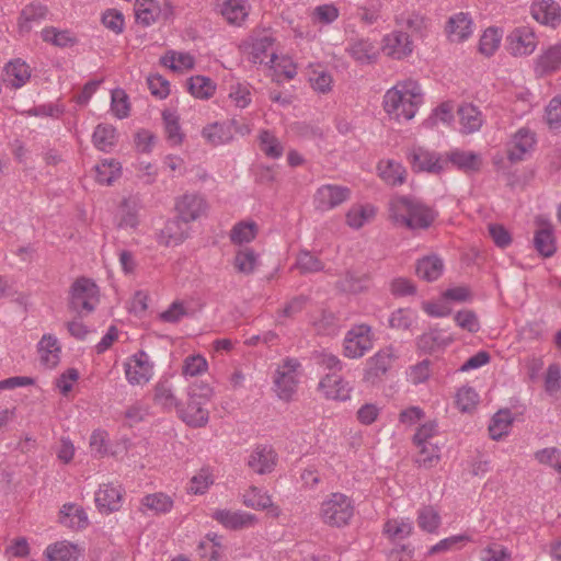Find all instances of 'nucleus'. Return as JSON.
I'll return each mask as SVG.
<instances>
[{"instance_id":"obj_53","label":"nucleus","mask_w":561,"mask_h":561,"mask_svg":"<svg viewBox=\"0 0 561 561\" xmlns=\"http://www.w3.org/2000/svg\"><path fill=\"white\" fill-rule=\"evenodd\" d=\"M259 140L260 148L266 157L272 159L282 157L284 148L272 133L268 130H262Z\"/></svg>"},{"instance_id":"obj_47","label":"nucleus","mask_w":561,"mask_h":561,"mask_svg":"<svg viewBox=\"0 0 561 561\" xmlns=\"http://www.w3.org/2000/svg\"><path fill=\"white\" fill-rule=\"evenodd\" d=\"M190 93L197 99H209L216 89L214 82L204 76H195L187 81Z\"/></svg>"},{"instance_id":"obj_27","label":"nucleus","mask_w":561,"mask_h":561,"mask_svg":"<svg viewBox=\"0 0 561 561\" xmlns=\"http://www.w3.org/2000/svg\"><path fill=\"white\" fill-rule=\"evenodd\" d=\"M38 353L41 363L48 367L53 368L57 366L60 359V345L58 340L51 334H45L38 342Z\"/></svg>"},{"instance_id":"obj_38","label":"nucleus","mask_w":561,"mask_h":561,"mask_svg":"<svg viewBox=\"0 0 561 561\" xmlns=\"http://www.w3.org/2000/svg\"><path fill=\"white\" fill-rule=\"evenodd\" d=\"M164 131L171 146H179L183 142L184 134L181 130L179 115L170 110L162 112Z\"/></svg>"},{"instance_id":"obj_29","label":"nucleus","mask_w":561,"mask_h":561,"mask_svg":"<svg viewBox=\"0 0 561 561\" xmlns=\"http://www.w3.org/2000/svg\"><path fill=\"white\" fill-rule=\"evenodd\" d=\"M60 523L72 529H82L88 526L85 511L73 503L62 505L60 510Z\"/></svg>"},{"instance_id":"obj_9","label":"nucleus","mask_w":561,"mask_h":561,"mask_svg":"<svg viewBox=\"0 0 561 561\" xmlns=\"http://www.w3.org/2000/svg\"><path fill=\"white\" fill-rule=\"evenodd\" d=\"M350 196L351 191L348 187L325 184L317 190L313 196V205L317 210L328 211L346 202Z\"/></svg>"},{"instance_id":"obj_28","label":"nucleus","mask_w":561,"mask_h":561,"mask_svg":"<svg viewBox=\"0 0 561 561\" xmlns=\"http://www.w3.org/2000/svg\"><path fill=\"white\" fill-rule=\"evenodd\" d=\"M47 8L39 2L27 4L20 14L19 28L21 33H28L34 25L39 24L47 15Z\"/></svg>"},{"instance_id":"obj_19","label":"nucleus","mask_w":561,"mask_h":561,"mask_svg":"<svg viewBox=\"0 0 561 561\" xmlns=\"http://www.w3.org/2000/svg\"><path fill=\"white\" fill-rule=\"evenodd\" d=\"M211 517L225 528L232 530L250 527L256 522V517L253 514L229 510H216Z\"/></svg>"},{"instance_id":"obj_1","label":"nucleus","mask_w":561,"mask_h":561,"mask_svg":"<svg viewBox=\"0 0 561 561\" xmlns=\"http://www.w3.org/2000/svg\"><path fill=\"white\" fill-rule=\"evenodd\" d=\"M389 219L398 227L425 230L432 226L437 211L412 196H394L389 202Z\"/></svg>"},{"instance_id":"obj_17","label":"nucleus","mask_w":561,"mask_h":561,"mask_svg":"<svg viewBox=\"0 0 561 561\" xmlns=\"http://www.w3.org/2000/svg\"><path fill=\"white\" fill-rule=\"evenodd\" d=\"M535 134L527 128L518 129L508 144L507 158L511 162L522 161L535 145Z\"/></svg>"},{"instance_id":"obj_57","label":"nucleus","mask_w":561,"mask_h":561,"mask_svg":"<svg viewBox=\"0 0 561 561\" xmlns=\"http://www.w3.org/2000/svg\"><path fill=\"white\" fill-rule=\"evenodd\" d=\"M396 22L416 34H423L426 28L424 16L415 12L400 14L396 18Z\"/></svg>"},{"instance_id":"obj_34","label":"nucleus","mask_w":561,"mask_h":561,"mask_svg":"<svg viewBox=\"0 0 561 561\" xmlns=\"http://www.w3.org/2000/svg\"><path fill=\"white\" fill-rule=\"evenodd\" d=\"M444 270L443 261L436 255L424 256L416 263V274L427 282L436 280Z\"/></svg>"},{"instance_id":"obj_8","label":"nucleus","mask_w":561,"mask_h":561,"mask_svg":"<svg viewBox=\"0 0 561 561\" xmlns=\"http://www.w3.org/2000/svg\"><path fill=\"white\" fill-rule=\"evenodd\" d=\"M124 369L127 381L133 386L147 383L153 375V365L145 351L134 354L124 364Z\"/></svg>"},{"instance_id":"obj_25","label":"nucleus","mask_w":561,"mask_h":561,"mask_svg":"<svg viewBox=\"0 0 561 561\" xmlns=\"http://www.w3.org/2000/svg\"><path fill=\"white\" fill-rule=\"evenodd\" d=\"M204 404L205 402L190 397L186 408L180 410L181 419L192 427L205 426L209 419V412Z\"/></svg>"},{"instance_id":"obj_44","label":"nucleus","mask_w":561,"mask_h":561,"mask_svg":"<svg viewBox=\"0 0 561 561\" xmlns=\"http://www.w3.org/2000/svg\"><path fill=\"white\" fill-rule=\"evenodd\" d=\"M138 210L137 203L133 199H124L118 210V228L135 229L138 226Z\"/></svg>"},{"instance_id":"obj_7","label":"nucleus","mask_w":561,"mask_h":561,"mask_svg":"<svg viewBox=\"0 0 561 561\" xmlns=\"http://www.w3.org/2000/svg\"><path fill=\"white\" fill-rule=\"evenodd\" d=\"M473 27L474 23L470 13L457 12L447 19L444 33L449 43L460 44L472 36Z\"/></svg>"},{"instance_id":"obj_58","label":"nucleus","mask_w":561,"mask_h":561,"mask_svg":"<svg viewBox=\"0 0 561 561\" xmlns=\"http://www.w3.org/2000/svg\"><path fill=\"white\" fill-rule=\"evenodd\" d=\"M535 459L541 465H548L561 473V449L548 447L537 450Z\"/></svg>"},{"instance_id":"obj_64","label":"nucleus","mask_w":561,"mask_h":561,"mask_svg":"<svg viewBox=\"0 0 561 561\" xmlns=\"http://www.w3.org/2000/svg\"><path fill=\"white\" fill-rule=\"evenodd\" d=\"M111 107L115 116L118 118H125L129 114L128 96L122 89H115L112 91V103Z\"/></svg>"},{"instance_id":"obj_49","label":"nucleus","mask_w":561,"mask_h":561,"mask_svg":"<svg viewBox=\"0 0 561 561\" xmlns=\"http://www.w3.org/2000/svg\"><path fill=\"white\" fill-rule=\"evenodd\" d=\"M417 525L426 533H435L440 525L439 513L433 506H424L417 512Z\"/></svg>"},{"instance_id":"obj_24","label":"nucleus","mask_w":561,"mask_h":561,"mask_svg":"<svg viewBox=\"0 0 561 561\" xmlns=\"http://www.w3.org/2000/svg\"><path fill=\"white\" fill-rule=\"evenodd\" d=\"M328 399L345 401L350 399L352 388L348 382L344 381L339 375L332 373L327 374L319 383Z\"/></svg>"},{"instance_id":"obj_52","label":"nucleus","mask_w":561,"mask_h":561,"mask_svg":"<svg viewBox=\"0 0 561 561\" xmlns=\"http://www.w3.org/2000/svg\"><path fill=\"white\" fill-rule=\"evenodd\" d=\"M256 236V225L254 222H238L230 231V240L234 244L249 243Z\"/></svg>"},{"instance_id":"obj_18","label":"nucleus","mask_w":561,"mask_h":561,"mask_svg":"<svg viewBox=\"0 0 561 561\" xmlns=\"http://www.w3.org/2000/svg\"><path fill=\"white\" fill-rule=\"evenodd\" d=\"M277 456L271 446H257L249 456L248 466L259 474L270 473L276 466Z\"/></svg>"},{"instance_id":"obj_4","label":"nucleus","mask_w":561,"mask_h":561,"mask_svg":"<svg viewBox=\"0 0 561 561\" xmlns=\"http://www.w3.org/2000/svg\"><path fill=\"white\" fill-rule=\"evenodd\" d=\"M99 301L100 290L93 280L80 277L71 285L69 307L80 316L94 311Z\"/></svg>"},{"instance_id":"obj_32","label":"nucleus","mask_w":561,"mask_h":561,"mask_svg":"<svg viewBox=\"0 0 561 561\" xmlns=\"http://www.w3.org/2000/svg\"><path fill=\"white\" fill-rule=\"evenodd\" d=\"M378 172L380 178L389 185H401L405 182V168L394 160L380 161L378 163Z\"/></svg>"},{"instance_id":"obj_31","label":"nucleus","mask_w":561,"mask_h":561,"mask_svg":"<svg viewBox=\"0 0 561 561\" xmlns=\"http://www.w3.org/2000/svg\"><path fill=\"white\" fill-rule=\"evenodd\" d=\"M225 20L232 25L240 26L249 15L245 0H225L220 8Z\"/></svg>"},{"instance_id":"obj_54","label":"nucleus","mask_w":561,"mask_h":561,"mask_svg":"<svg viewBox=\"0 0 561 561\" xmlns=\"http://www.w3.org/2000/svg\"><path fill=\"white\" fill-rule=\"evenodd\" d=\"M243 504L254 510H266L273 505V502L266 493L252 486L243 495Z\"/></svg>"},{"instance_id":"obj_11","label":"nucleus","mask_w":561,"mask_h":561,"mask_svg":"<svg viewBox=\"0 0 561 561\" xmlns=\"http://www.w3.org/2000/svg\"><path fill=\"white\" fill-rule=\"evenodd\" d=\"M300 364L295 358H287L284 364L277 369L275 377V386L278 397L288 400L295 392L297 386V369Z\"/></svg>"},{"instance_id":"obj_37","label":"nucleus","mask_w":561,"mask_h":561,"mask_svg":"<svg viewBox=\"0 0 561 561\" xmlns=\"http://www.w3.org/2000/svg\"><path fill=\"white\" fill-rule=\"evenodd\" d=\"M45 554L48 561H77L79 551L75 545L60 541L49 545L46 548Z\"/></svg>"},{"instance_id":"obj_14","label":"nucleus","mask_w":561,"mask_h":561,"mask_svg":"<svg viewBox=\"0 0 561 561\" xmlns=\"http://www.w3.org/2000/svg\"><path fill=\"white\" fill-rule=\"evenodd\" d=\"M412 169L416 172L439 174L446 169V161L437 153L423 148H416L409 154Z\"/></svg>"},{"instance_id":"obj_12","label":"nucleus","mask_w":561,"mask_h":561,"mask_svg":"<svg viewBox=\"0 0 561 561\" xmlns=\"http://www.w3.org/2000/svg\"><path fill=\"white\" fill-rule=\"evenodd\" d=\"M381 50L387 57L401 60L412 54L413 44L407 33L393 31L383 36Z\"/></svg>"},{"instance_id":"obj_2","label":"nucleus","mask_w":561,"mask_h":561,"mask_svg":"<svg viewBox=\"0 0 561 561\" xmlns=\"http://www.w3.org/2000/svg\"><path fill=\"white\" fill-rule=\"evenodd\" d=\"M423 96L419 82L413 79H405L399 81L385 93L382 106L390 117L397 121H410L423 104Z\"/></svg>"},{"instance_id":"obj_6","label":"nucleus","mask_w":561,"mask_h":561,"mask_svg":"<svg viewBox=\"0 0 561 561\" xmlns=\"http://www.w3.org/2000/svg\"><path fill=\"white\" fill-rule=\"evenodd\" d=\"M394 358L396 354L391 346L385 347L377 352L373 357L368 358L366 362L364 381L373 386L381 382V380L390 369Z\"/></svg>"},{"instance_id":"obj_59","label":"nucleus","mask_w":561,"mask_h":561,"mask_svg":"<svg viewBox=\"0 0 561 561\" xmlns=\"http://www.w3.org/2000/svg\"><path fill=\"white\" fill-rule=\"evenodd\" d=\"M207 360L202 355H191L184 360L182 373L186 377H195L207 370Z\"/></svg>"},{"instance_id":"obj_43","label":"nucleus","mask_w":561,"mask_h":561,"mask_svg":"<svg viewBox=\"0 0 561 561\" xmlns=\"http://www.w3.org/2000/svg\"><path fill=\"white\" fill-rule=\"evenodd\" d=\"M94 146L103 151H108L116 142V129L112 125L99 124L92 135Z\"/></svg>"},{"instance_id":"obj_62","label":"nucleus","mask_w":561,"mask_h":561,"mask_svg":"<svg viewBox=\"0 0 561 561\" xmlns=\"http://www.w3.org/2000/svg\"><path fill=\"white\" fill-rule=\"evenodd\" d=\"M546 122L550 129L561 130V96L553 98L546 107Z\"/></svg>"},{"instance_id":"obj_22","label":"nucleus","mask_w":561,"mask_h":561,"mask_svg":"<svg viewBox=\"0 0 561 561\" xmlns=\"http://www.w3.org/2000/svg\"><path fill=\"white\" fill-rule=\"evenodd\" d=\"M533 18L546 25L557 27L561 23V8L553 0H539L531 5Z\"/></svg>"},{"instance_id":"obj_42","label":"nucleus","mask_w":561,"mask_h":561,"mask_svg":"<svg viewBox=\"0 0 561 561\" xmlns=\"http://www.w3.org/2000/svg\"><path fill=\"white\" fill-rule=\"evenodd\" d=\"M259 255L251 248H242L237 251L233 265L239 273L252 274L257 266Z\"/></svg>"},{"instance_id":"obj_15","label":"nucleus","mask_w":561,"mask_h":561,"mask_svg":"<svg viewBox=\"0 0 561 561\" xmlns=\"http://www.w3.org/2000/svg\"><path fill=\"white\" fill-rule=\"evenodd\" d=\"M188 226L176 216L164 224L157 233V241L164 247L179 245L188 238Z\"/></svg>"},{"instance_id":"obj_45","label":"nucleus","mask_w":561,"mask_h":561,"mask_svg":"<svg viewBox=\"0 0 561 561\" xmlns=\"http://www.w3.org/2000/svg\"><path fill=\"white\" fill-rule=\"evenodd\" d=\"M376 214L371 205L353 206L346 214V224L354 229L362 228L366 222L371 220Z\"/></svg>"},{"instance_id":"obj_13","label":"nucleus","mask_w":561,"mask_h":561,"mask_svg":"<svg viewBox=\"0 0 561 561\" xmlns=\"http://www.w3.org/2000/svg\"><path fill=\"white\" fill-rule=\"evenodd\" d=\"M507 50L514 56L530 55L536 46V35L527 26H520L511 32L506 38Z\"/></svg>"},{"instance_id":"obj_30","label":"nucleus","mask_w":561,"mask_h":561,"mask_svg":"<svg viewBox=\"0 0 561 561\" xmlns=\"http://www.w3.org/2000/svg\"><path fill=\"white\" fill-rule=\"evenodd\" d=\"M561 66V44H556L546 49L536 62V72L540 76L557 71Z\"/></svg>"},{"instance_id":"obj_39","label":"nucleus","mask_w":561,"mask_h":561,"mask_svg":"<svg viewBox=\"0 0 561 561\" xmlns=\"http://www.w3.org/2000/svg\"><path fill=\"white\" fill-rule=\"evenodd\" d=\"M153 512L154 514H167L173 508V500L165 493L158 492L147 494L141 500V510Z\"/></svg>"},{"instance_id":"obj_60","label":"nucleus","mask_w":561,"mask_h":561,"mask_svg":"<svg viewBox=\"0 0 561 561\" xmlns=\"http://www.w3.org/2000/svg\"><path fill=\"white\" fill-rule=\"evenodd\" d=\"M312 21L320 24H331L339 18V10L333 4H321L313 9Z\"/></svg>"},{"instance_id":"obj_48","label":"nucleus","mask_w":561,"mask_h":561,"mask_svg":"<svg viewBox=\"0 0 561 561\" xmlns=\"http://www.w3.org/2000/svg\"><path fill=\"white\" fill-rule=\"evenodd\" d=\"M161 64L173 71H182L192 69L195 60L190 54L169 51L161 58Z\"/></svg>"},{"instance_id":"obj_3","label":"nucleus","mask_w":561,"mask_h":561,"mask_svg":"<svg viewBox=\"0 0 561 561\" xmlns=\"http://www.w3.org/2000/svg\"><path fill=\"white\" fill-rule=\"evenodd\" d=\"M353 501L340 492L331 493L320 505L319 516L330 527H344L354 516Z\"/></svg>"},{"instance_id":"obj_63","label":"nucleus","mask_w":561,"mask_h":561,"mask_svg":"<svg viewBox=\"0 0 561 561\" xmlns=\"http://www.w3.org/2000/svg\"><path fill=\"white\" fill-rule=\"evenodd\" d=\"M118 174L119 167L114 160L110 162L104 161L102 164L96 167V180L101 184L111 185Z\"/></svg>"},{"instance_id":"obj_50","label":"nucleus","mask_w":561,"mask_h":561,"mask_svg":"<svg viewBox=\"0 0 561 561\" xmlns=\"http://www.w3.org/2000/svg\"><path fill=\"white\" fill-rule=\"evenodd\" d=\"M412 529V522L409 518L389 519L383 526L385 533L392 539H404L411 535Z\"/></svg>"},{"instance_id":"obj_20","label":"nucleus","mask_w":561,"mask_h":561,"mask_svg":"<svg viewBox=\"0 0 561 561\" xmlns=\"http://www.w3.org/2000/svg\"><path fill=\"white\" fill-rule=\"evenodd\" d=\"M273 43L274 39L268 35L252 37L249 44V60L253 64H273L276 58V54L271 50Z\"/></svg>"},{"instance_id":"obj_5","label":"nucleus","mask_w":561,"mask_h":561,"mask_svg":"<svg viewBox=\"0 0 561 561\" xmlns=\"http://www.w3.org/2000/svg\"><path fill=\"white\" fill-rule=\"evenodd\" d=\"M344 355L350 358H359L373 348L370 327L359 324L353 327L344 339Z\"/></svg>"},{"instance_id":"obj_51","label":"nucleus","mask_w":561,"mask_h":561,"mask_svg":"<svg viewBox=\"0 0 561 561\" xmlns=\"http://www.w3.org/2000/svg\"><path fill=\"white\" fill-rule=\"evenodd\" d=\"M501 38L502 34L497 28H486L480 37L479 51L486 57L492 56L497 50Z\"/></svg>"},{"instance_id":"obj_35","label":"nucleus","mask_w":561,"mask_h":561,"mask_svg":"<svg viewBox=\"0 0 561 561\" xmlns=\"http://www.w3.org/2000/svg\"><path fill=\"white\" fill-rule=\"evenodd\" d=\"M153 402L167 411L178 408L179 401L174 394L172 385L168 380H160L154 386Z\"/></svg>"},{"instance_id":"obj_41","label":"nucleus","mask_w":561,"mask_h":561,"mask_svg":"<svg viewBox=\"0 0 561 561\" xmlns=\"http://www.w3.org/2000/svg\"><path fill=\"white\" fill-rule=\"evenodd\" d=\"M42 38L46 43H50L54 46L65 48L71 47L77 44V37L68 30H58L56 27H45L42 31Z\"/></svg>"},{"instance_id":"obj_33","label":"nucleus","mask_w":561,"mask_h":561,"mask_svg":"<svg viewBox=\"0 0 561 561\" xmlns=\"http://www.w3.org/2000/svg\"><path fill=\"white\" fill-rule=\"evenodd\" d=\"M202 135L213 146L228 144L233 138L231 124L228 123H214L207 125L203 128Z\"/></svg>"},{"instance_id":"obj_40","label":"nucleus","mask_w":561,"mask_h":561,"mask_svg":"<svg viewBox=\"0 0 561 561\" xmlns=\"http://www.w3.org/2000/svg\"><path fill=\"white\" fill-rule=\"evenodd\" d=\"M451 342V339L444 336L438 330H432L422 334L417 340V346L425 353H435Z\"/></svg>"},{"instance_id":"obj_23","label":"nucleus","mask_w":561,"mask_h":561,"mask_svg":"<svg viewBox=\"0 0 561 561\" xmlns=\"http://www.w3.org/2000/svg\"><path fill=\"white\" fill-rule=\"evenodd\" d=\"M346 50L360 65L376 62L379 55V48L368 38L353 39L350 42Z\"/></svg>"},{"instance_id":"obj_55","label":"nucleus","mask_w":561,"mask_h":561,"mask_svg":"<svg viewBox=\"0 0 561 561\" xmlns=\"http://www.w3.org/2000/svg\"><path fill=\"white\" fill-rule=\"evenodd\" d=\"M228 98L238 108H245L251 103L250 84L234 83L230 85Z\"/></svg>"},{"instance_id":"obj_56","label":"nucleus","mask_w":561,"mask_h":561,"mask_svg":"<svg viewBox=\"0 0 561 561\" xmlns=\"http://www.w3.org/2000/svg\"><path fill=\"white\" fill-rule=\"evenodd\" d=\"M535 248L543 256H551L556 252V245L552 232L549 229H540L536 232L534 239Z\"/></svg>"},{"instance_id":"obj_46","label":"nucleus","mask_w":561,"mask_h":561,"mask_svg":"<svg viewBox=\"0 0 561 561\" xmlns=\"http://www.w3.org/2000/svg\"><path fill=\"white\" fill-rule=\"evenodd\" d=\"M513 422L510 410H501L494 414L489 425V433L492 439L499 440L508 433Z\"/></svg>"},{"instance_id":"obj_61","label":"nucleus","mask_w":561,"mask_h":561,"mask_svg":"<svg viewBox=\"0 0 561 561\" xmlns=\"http://www.w3.org/2000/svg\"><path fill=\"white\" fill-rule=\"evenodd\" d=\"M296 265L301 273H314L322 271L324 267L323 263L308 251L298 254Z\"/></svg>"},{"instance_id":"obj_26","label":"nucleus","mask_w":561,"mask_h":561,"mask_svg":"<svg viewBox=\"0 0 561 561\" xmlns=\"http://www.w3.org/2000/svg\"><path fill=\"white\" fill-rule=\"evenodd\" d=\"M460 131L462 134H473L478 131L483 124V116L480 110L472 104H463L458 108Z\"/></svg>"},{"instance_id":"obj_36","label":"nucleus","mask_w":561,"mask_h":561,"mask_svg":"<svg viewBox=\"0 0 561 561\" xmlns=\"http://www.w3.org/2000/svg\"><path fill=\"white\" fill-rule=\"evenodd\" d=\"M4 69L9 82L13 88L23 87L31 77L28 65L19 58L8 62Z\"/></svg>"},{"instance_id":"obj_10","label":"nucleus","mask_w":561,"mask_h":561,"mask_svg":"<svg viewBox=\"0 0 561 561\" xmlns=\"http://www.w3.org/2000/svg\"><path fill=\"white\" fill-rule=\"evenodd\" d=\"M207 208L206 199L196 193H185L175 201L176 216L186 225L204 216Z\"/></svg>"},{"instance_id":"obj_21","label":"nucleus","mask_w":561,"mask_h":561,"mask_svg":"<svg viewBox=\"0 0 561 561\" xmlns=\"http://www.w3.org/2000/svg\"><path fill=\"white\" fill-rule=\"evenodd\" d=\"M446 167L451 163L458 170L465 173L477 172L482 165V159L479 153L454 149L446 153Z\"/></svg>"},{"instance_id":"obj_16","label":"nucleus","mask_w":561,"mask_h":561,"mask_svg":"<svg viewBox=\"0 0 561 561\" xmlns=\"http://www.w3.org/2000/svg\"><path fill=\"white\" fill-rule=\"evenodd\" d=\"M95 504L103 514L117 512L122 507L123 491L112 483L101 484L95 493Z\"/></svg>"}]
</instances>
